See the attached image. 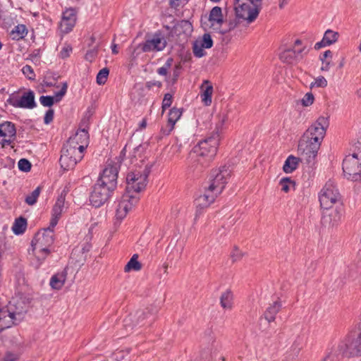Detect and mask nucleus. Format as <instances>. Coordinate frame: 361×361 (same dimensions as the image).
Segmentation results:
<instances>
[{
	"label": "nucleus",
	"instance_id": "nucleus-59",
	"mask_svg": "<svg viewBox=\"0 0 361 361\" xmlns=\"http://www.w3.org/2000/svg\"><path fill=\"white\" fill-rule=\"evenodd\" d=\"M238 25V23L236 22V20H231L228 23V26H229V30H233Z\"/></svg>",
	"mask_w": 361,
	"mask_h": 361
},
{
	"label": "nucleus",
	"instance_id": "nucleus-52",
	"mask_svg": "<svg viewBox=\"0 0 361 361\" xmlns=\"http://www.w3.org/2000/svg\"><path fill=\"white\" fill-rule=\"evenodd\" d=\"M331 60L322 62V65L321 66L322 71H329L331 66Z\"/></svg>",
	"mask_w": 361,
	"mask_h": 361
},
{
	"label": "nucleus",
	"instance_id": "nucleus-44",
	"mask_svg": "<svg viewBox=\"0 0 361 361\" xmlns=\"http://www.w3.org/2000/svg\"><path fill=\"white\" fill-rule=\"evenodd\" d=\"M18 168L22 171L27 172L31 169V164L27 159H21L18 161Z\"/></svg>",
	"mask_w": 361,
	"mask_h": 361
},
{
	"label": "nucleus",
	"instance_id": "nucleus-14",
	"mask_svg": "<svg viewBox=\"0 0 361 361\" xmlns=\"http://www.w3.org/2000/svg\"><path fill=\"white\" fill-rule=\"evenodd\" d=\"M345 349V355L355 357L361 355V334L360 333L350 336L345 343H341Z\"/></svg>",
	"mask_w": 361,
	"mask_h": 361
},
{
	"label": "nucleus",
	"instance_id": "nucleus-20",
	"mask_svg": "<svg viewBox=\"0 0 361 361\" xmlns=\"http://www.w3.org/2000/svg\"><path fill=\"white\" fill-rule=\"evenodd\" d=\"M68 89L67 82H63L61 88L59 92L55 93L54 97L51 96H41L39 102L44 106H51L54 102H59L63 97L66 94Z\"/></svg>",
	"mask_w": 361,
	"mask_h": 361
},
{
	"label": "nucleus",
	"instance_id": "nucleus-57",
	"mask_svg": "<svg viewBox=\"0 0 361 361\" xmlns=\"http://www.w3.org/2000/svg\"><path fill=\"white\" fill-rule=\"evenodd\" d=\"M146 85L149 88L151 87L152 85H157L158 87H161V82H159V81L154 82H148Z\"/></svg>",
	"mask_w": 361,
	"mask_h": 361
},
{
	"label": "nucleus",
	"instance_id": "nucleus-7",
	"mask_svg": "<svg viewBox=\"0 0 361 361\" xmlns=\"http://www.w3.org/2000/svg\"><path fill=\"white\" fill-rule=\"evenodd\" d=\"M261 2H250V0H234V11L238 19L252 23L258 16L261 9Z\"/></svg>",
	"mask_w": 361,
	"mask_h": 361
},
{
	"label": "nucleus",
	"instance_id": "nucleus-28",
	"mask_svg": "<svg viewBox=\"0 0 361 361\" xmlns=\"http://www.w3.org/2000/svg\"><path fill=\"white\" fill-rule=\"evenodd\" d=\"M67 277V272L63 271L54 274L50 280V286L53 289L60 290L64 285Z\"/></svg>",
	"mask_w": 361,
	"mask_h": 361
},
{
	"label": "nucleus",
	"instance_id": "nucleus-1",
	"mask_svg": "<svg viewBox=\"0 0 361 361\" xmlns=\"http://www.w3.org/2000/svg\"><path fill=\"white\" fill-rule=\"evenodd\" d=\"M328 126V118L319 116L302 135L298 151L306 157L307 161L310 162L316 157Z\"/></svg>",
	"mask_w": 361,
	"mask_h": 361
},
{
	"label": "nucleus",
	"instance_id": "nucleus-40",
	"mask_svg": "<svg viewBox=\"0 0 361 361\" xmlns=\"http://www.w3.org/2000/svg\"><path fill=\"white\" fill-rule=\"evenodd\" d=\"M109 71L107 68H104L99 71L97 75V82L99 85H104L108 78Z\"/></svg>",
	"mask_w": 361,
	"mask_h": 361
},
{
	"label": "nucleus",
	"instance_id": "nucleus-11",
	"mask_svg": "<svg viewBox=\"0 0 361 361\" xmlns=\"http://www.w3.org/2000/svg\"><path fill=\"white\" fill-rule=\"evenodd\" d=\"M139 200L138 195L125 192L121 200L118 202L116 210V218L117 220H123L132 210Z\"/></svg>",
	"mask_w": 361,
	"mask_h": 361
},
{
	"label": "nucleus",
	"instance_id": "nucleus-39",
	"mask_svg": "<svg viewBox=\"0 0 361 361\" xmlns=\"http://www.w3.org/2000/svg\"><path fill=\"white\" fill-rule=\"evenodd\" d=\"M244 252L240 250L237 246H234L230 253V257L233 262H236L243 259Z\"/></svg>",
	"mask_w": 361,
	"mask_h": 361
},
{
	"label": "nucleus",
	"instance_id": "nucleus-30",
	"mask_svg": "<svg viewBox=\"0 0 361 361\" xmlns=\"http://www.w3.org/2000/svg\"><path fill=\"white\" fill-rule=\"evenodd\" d=\"M300 159L293 155H290L286 160L283 170L286 173L293 172L298 166Z\"/></svg>",
	"mask_w": 361,
	"mask_h": 361
},
{
	"label": "nucleus",
	"instance_id": "nucleus-19",
	"mask_svg": "<svg viewBox=\"0 0 361 361\" xmlns=\"http://www.w3.org/2000/svg\"><path fill=\"white\" fill-rule=\"evenodd\" d=\"M19 323L15 316L10 314L9 308L6 306L0 309V333L8 328Z\"/></svg>",
	"mask_w": 361,
	"mask_h": 361
},
{
	"label": "nucleus",
	"instance_id": "nucleus-23",
	"mask_svg": "<svg viewBox=\"0 0 361 361\" xmlns=\"http://www.w3.org/2000/svg\"><path fill=\"white\" fill-rule=\"evenodd\" d=\"M65 204V195L61 194L58 197L55 204L52 209V217L50 221V225L51 228H54L58 224L59 219H60L61 214L64 209Z\"/></svg>",
	"mask_w": 361,
	"mask_h": 361
},
{
	"label": "nucleus",
	"instance_id": "nucleus-35",
	"mask_svg": "<svg viewBox=\"0 0 361 361\" xmlns=\"http://www.w3.org/2000/svg\"><path fill=\"white\" fill-rule=\"evenodd\" d=\"M27 227V221L25 218L19 217L16 219L13 226L12 230L13 233L16 235H19L23 233Z\"/></svg>",
	"mask_w": 361,
	"mask_h": 361
},
{
	"label": "nucleus",
	"instance_id": "nucleus-33",
	"mask_svg": "<svg viewBox=\"0 0 361 361\" xmlns=\"http://www.w3.org/2000/svg\"><path fill=\"white\" fill-rule=\"evenodd\" d=\"M138 255L135 254L126 264L124 272L128 273L131 271H138L142 269V264L137 260Z\"/></svg>",
	"mask_w": 361,
	"mask_h": 361
},
{
	"label": "nucleus",
	"instance_id": "nucleus-43",
	"mask_svg": "<svg viewBox=\"0 0 361 361\" xmlns=\"http://www.w3.org/2000/svg\"><path fill=\"white\" fill-rule=\"evenodd\" d=\"M314 97L311 92L306 93L301 100V103L304 106H309L314 102Z\"/></svg>",
	"mask_w": 361,
	"mask_h": 361
},
{
	"label": "nucleus",
	"instance_id": "nucleus-5",
	"mask_svg": "<svg viewBox=\"0 0 361 361\" xmlns=\"http://www.w3.org/2000/svg\"><path fill=\"white\" fill-rule=\"evenodd\" d=\"M53 228L49 226L47 228L39 231L32 240V253L38 261L39 266L50 253V247L54 243Z\"/></svg>",
	"mask_w": 361,
	"mask_h": 361
},
{
	"label": "nucleus",
	"instance_id": "nucleus-37",
	"mask_svg": "<svg viewBox=\"0 0 361 361\" xmlns=\"http://www.w3.org/2000/svg\"><path fill=\"white\" fill-rule=\"evenodd\" d=\"M27 30L24 25H18L12 30L11 35L14 39L23 38L27 35Z\"/></svg>",
	"mask_w": 361,
	"mask_h": 361
},
{
	"label": "nucleus",
	"instance_id": "nucleus-13",
	"mask_svg": "<svg viewBox=\"0 0 361 361\" xmlns=\"http://www.w3.org/2000/svg\"><path fill=\"white\" fill-rule=\"evenodd\" d=\"M167 42L161 32H156L152 37L147 38L139 47L143 52L161 51L166 47Z\"/></svg>",
	"mask_w": 361,
	"mask_h": 361
},
{
	"label": "nucleus",
	"instance_id": "nucleus-61",
	"mask_svg": "<svg viewBox=\"0 0 361 361\" xmlns=\"http://www.w3.org/2000/svg\"><path fill=\"white\" fill-rule=\"evenodd\" d=\"M111 50H112V53L114 54H117L118 53V48H117V45L116 44H112L111 46Z\"/></svg>",
	"mask_w": 361,
	"mask_h": 361
},
{
	"label": "nucleus",
	"instance_id": "nucleus-46",
	"mask_svg": "<svg viewBox=\"0 0 361 361\" xmlns=\"http://www.w3.org/2000/svg\"><path fill=\"white\" fill-rule=\"evenodd\" d=\"M23 73L30 80H34L35 74L30 66L26 65L22 68Z\"/></svg>",
	"mask_w": 361,
	"mask_h": 361
},
{
	"label": "nucleus",
	"instance_id": "nucleus-63",
	"mask_svg": "<svg viewBox=\"0 0 361 361\" xmlns=\"http://www.w3.org/2000/svg\"><path fill=\"white\" fill-rule=\"evenodd\" d=\"M226 119H227V116L226 115H224L223 117H222V119L221 121V126L224 125V123H225Z\"/></svg>",
	"mask_w": 361,
	"mask_h": 361
},
{
	"label": "nucleus",
	"instance_id": "nucleus-17",
	"mask_svg": "<svg viewBox=\"0 0 361 361\" xmlns=\"http://www.w3.org/2000/svg\"><path fill=\"white\" fill-rule=\"evenodd\" d=\"M213 46V40L209 33H204L197 39L192 46V51L196 57L201 58L206 55L204 49H210Z\"/></svg>",
	"mask_w": 361,
	"mask_h": 361
},
{
	"label": "nucleus",
	"instance_id": "nucleus-25",
	"mask_svg": "<svg viewBox=\"0 0 361 361\" xmlns=\"http://www.w3.org/2000/svg\"><path fill=\"white\" fill-rule=\"evenodd\" d=\"M281 304L279 301H275L270 304L264 313V319L269 322H273L278 312L280 311Z\"/></svg>",
	"mask_w": 361,
	"mask_h": 361
},
{
	"label": "nucleus",
	"instance_id": "nucleus-36",
	"mask_svg": "<svg viewBox=\"0 0 361 361\" xmlns=\"http://www.w3.org/2000/svg\"><path fill=\"white\" fill-rule=\"evenodd\" d=\"M279 185L281 186V190L288 193L292 189H295V182L290 178H283L279 181Z\"/></svg>",
	"mask_w": 361,
	"mask_h": 361
},
{
	"label": "nucleus",
	"instance_id": "nucleus-54",
	"mask_svg": "<svg viewBox=\"0 0 361 361\" xmlns=\"http://www.w3.org/2000/svg\"><path fill=\"white\" fill-rule=\"evenodd\" d=\"M4 250H5V246H4V240L2 239H0V259L2 257Z\"/></svg>",
	"mask_w": 361,
	"mask_h": 361
},
{
	"label": "nucleus",
	"instance_id": "nucleus-10",
	"mask_svg": "<svg viewBox=\"0 0 361 361\" xmlns=\"http://www.w3.org/2000/svg\"><path fill=\"white\" fill-rule=\"evenodd\" d=\"M305 50V47L302 45V41L297 39L292 47L286 49L280 54V59L288 64L296 63L302 59Z\"/></svg>",
	"mask_w": 361,
	"mask_h": 361
},
{
	"label": "nucleus",
	"instance_id": "nucleus-38",
	"mask_svg": "<svg viewBox=\"0 0 361 361\" xmlns=\"http://www.w3.org/2000/svg\"><path fill=\"white\" fill-rule=\"evenodd\" d=\"M41 192V188L37 187L34 191H32L30 195H28L25 201L28 205H34L37 200V198L39 196Z\"/></svg>",
	"mask_w": 361,
	"mask_h": 361
},
{
	"label": "nucleus",
	"instance_id": "nucleus-49",
	"mask_svg": "<svg viewBox=\"0 0 361 361\" xmlns=\"http://www.w3.org/2000/svg\"><path fill=\"white\" fill-rule=\"evenodd\" d=\"M54 111L53 109H49L44 116V121L45 124H49L54 119Z\"/></svg>",
	"mask_w": 361,
	"mask_h": 361
},
{
	"label": "nucleus",
	"instance_id": "nucleus-53",
	"mask_svg": "<svg viewBox=\"0 0 361 361\" xmlns=\"http://www.w3.org/2000/svg\"><path fill=\"white\" fill-rule=\"evenodd\" d=\"M96 56V51L94 50L88 51L85 55V59L88 61H92Z\"/></svg>",
	"mask_w": 361,
	"mask_h": 361
},
{
	"label": "nucleus",
	"instance_id": "nucleus-8",
	"mask_svg": "<svg viewBox=\"0 0 361 361\" xmlns=\"http://www.w3.org/2000/svg\"><path fill=\"white\" fill-rule=\"evenodd\" d=\"M358 145V152L346 156L343 161L344 176L352 181L361 180V143Z\"/></svg>",
	"mask_w": 361,
	"mask_h": 361
},
{
	"label": "nucleus",
	"instance_id": "nucleus-31",
	"mask_svg": "<svg viewBox=\"0 0 361 361\" xmlns=\"http://www.w3.org/2000/svg\"><path fill=\"white\" fill-rule=\"evenodd\" d=\"M209 20L212 23V25L214 23L221 25L223 23L222 11L219 6H215L211 10Z\"/></svg>",
	"mask_w": 361,
	"mask_h": 361
},
{
	"label": "nucleus",
	"instance_id": "nucleus-58",
	"mask_svg": "<svg viewBox=\"0 0 361 361\" xmlns=\"http://www.w3.org/2000/svg\"><path fill=\"white\" fill-rule=\"evenodd\" d=\"M180 0H169L170 5L172 7H177L180 5Z\"/></svg>",
	"mask_w": 361,
	"mask_h": 361
},
{
	"label": "nucleus",
	"instance_id": "nucleus-4",
	"mask_svg": "<svg viewBox=\"0 0 361 361\" xmlns=\"http://www.w3.org/2000/svg\"><path fill=\"white\" fill-rule=\"evenodd\" d=\"M219 139V133L216 131L199 142L188 154V161L190 166L197 169L208 166L216 154Z\"/></svg>",
	"mask_w": 361,
	"mask_h": 361
},
{
	"label": "nucleus",
	"instance_id": "nucleus-55",
	"mask_svg": "<svg viewBox=\"0 0 361 361\" xmlns=\"http://www.w3.org/2000/svg\"><path fill=\"white\" fill-rule=\"evenodd\" d=\"M279 1V7L282 9L285 7L286 5L290 1V0H278Z\"/></svg>",
	"mask_w": 361,
	"mask_h": 361
},
{
	"label": "nucleus",
	"instance_id": "nucleus-48",
	"mask_svg": "<svg viewBox=\"0 0 361 361\" xmlns=\"http://www.w3.org/2000/svg\"><path fill=\"white\" fill-rule=\"evenodd\" d=\"M72 51V47L70 45H66L63 47L60 52V56L62 59L67 58L70 56Z\"/></svg>",
	"mask_w": 361,
	"mask_h": 361
},
{
	"label": "nucleus",
	"instance_id": "nucleus-32",
	"mask_svg": "<svg viewBox=\"0 0 361 361\" xmlns=\"http://www.w3.org/2000/svg\"><path fill=\"white\" fill-rule=\"evenodd\" d=\"M181 115L182 111L179 109L173 108L170 110L168 118L169 133L173 129L174 125L180 118Z\"/></svg>",
	"mask_w": 361,
	"mask_h": 361
},
{
	"label": "nucleus",
	"instance_id": "nucleus-2",
	"mask_svg": "<svg viewBox=\"0 0 361 361\" xmlns=\"http://www.w3.org/2000/svg\"><path fill=\"white\" fill-rule=\"evenodd\" d=\"M118 169L116 166L109 164L94 185L90 201L95 207L106 203L117 187Z\"/></svg>",
	"mask_w": 361,
	"mask_h": 361
},
{
	"label": "nucleus",
	"instance_id": "nucleus-27",
	"mask_svg": "<svg viewBox=\"0 0 361 361\" xmlns=\"http://www.w3.org/2000/svg\"><path fill=\"white\" fill-rule=\"evenodd\" d=\"M341 211L338 209L337 206H336V209L331 212L329 214L324 216V221L326 224H328L329 226L334 227L338 225V224L341 221Z\"/></svg>",
	"mask_w": 361,
	"mask_h": 361
},
{
	"label": "nucleus",
	"instance_id": "nucleus-9",
	"mask_svg": "<svg viewBox=\"0 0 361 361\" xmlns=\"http://www.w3.org/2000/svg\"><path fill=\"white\" fill-rule=\"evenodd\" d=\"M149 174V169L145 166L138 170L130 171L126 177V192L137 195L141 190L145 188L147 177Z\"/></svg>",
	"mask_w": 361,
	"mask_h": 361
},
{
	"label": "nucleus",
	"instance_id": "nucleus-29",
	"mask_svg": "<svg viewBox=\"0 0 361 361\" xmlns=\"http://www.w3.org/2000/svg\"><path fill=\"white\" fill-rule=\"evenodd\" d=\"M233 302V294L230 289L225 290L220 297L221 306L225 310H231Z\"/></svg>",
	"mask_w": 361,
	"mask_h": 361
},
{
	"label": "nucleus",
	"instance_id": "nucleus-21",
	"mask_svg": "<svg viewBox=\"0 0 361 361\" xmlns=\"http://www.w3.org/2000/svg\"><path fill=\"white\" fill-rule=\"evenodd\" d=\"M10 103L15 107L25 109H33L36 106L35 94L32 91L24 93L20 99L11 102Z\"/></svg>",
	"mask_w": 361,
	"mask_h": 361
},
{
	"label": "nucleus",
	"instance_id": "nucleus-18",
	"mask_svg": "<svg viewBox=\"0 0 361 361\" xmlns=\"http://www.w3.org/2000/svg\"><path fill=\"white\" fill-rule=\"evenodd\" d=\"M76 21V13L73 8L66 9L62 16L59 28L63 33L69 32L74 27Z\"/></svg>",
	"mask_w": 361,
	"mask_h": 361
},
{
	"label": "nucleus",
	"instance_id": "nucleus-50",
	"mask_svg": "<svg viewBox=\"0 0 361 361\" xmlns=\"http://www.w3.org/2000/svg\"><path fill=\"white\" fill-rule=\"evenodd\" d=\"M332 51L331 50H326L319 56V59L322 61V62H324L328 61L327 59H329V60H331L332 59Z\"/></svg>",
	"mask_w": 361,
	"mask_h": 361
},
{
	"label": "nucleus",
	"instance_id": "nucleus-47",
	"mask_svg": "<svg viewBox=\"0 0 361 361\" xmlns=\"http://www.w3.org/2000/svg\"><path fill=\"white\" fill-rule=\"evenodd\" d=\"M172 104V95L169 93H167L164 95L163 102H162V109L163 111L168 107H169Z\"/></svg>",
	"mask_w": 361,
	"mask_h": 361
},
{
	"label": "nucleus",
	"instance_id": "nucleus-34",
	"mask_svg": "<svg viewBox=\"0 0 361 361\" xmlns=\"http://www.w3.org/2000/svg\"><path fill=\"white\" fill-rule=\"evenodd\" d=\"M339 37V33L332 30H327L323 37V43L330 46L336 43Z\"/></svg>",
	"mask_w": 361,
	"mask_h": 361
},
{
	"label": "nucleus",
	"instance_id": "nucleus-6",
	"mask_svg": "<svg viewBox=\"0 0 361 361\" xmlns=\"http://www.w3.org/2000/svg\"><path fill=\"white\" fill-rule=\"evenodd\" d=\"M319 200L321 207L324 209H330L334 206L342 205V195L336 183L329 180L319 194Z\"/></svg>",
	"mask_w": 361,
	"mask_h": 361
},
{
	"label": "nucleus",
	"instance_id": "nucleus-56",
	"mask_svg": "<svg viewBox=\"0 0 361 361\" xmlns=\"http://www.w3.org/2000/svg\"><path fill=\"white\" fill-rule=\"evenodd\" d=\"M326 46H328V45L326 44V43H323V39H322L321 42H317L315 44L314 48L316 49H319L322 47H326Z\"/></svg>",
	"mask_w": 361,
	"mask_h": 361
},
{
	"label": "nucleus",
	"instance_id": "nucleus-3",
	"mask_svg": "<svg viewBox=\"0 0 361 361\" xmlns=\"http://www.w3.org/2000/svg\"><path fill=\"white\" fill-rule=\"evenodd\" d=\"M88 133L85 130L78 131L63 145L60 157L61 168L66 171L73 169L83 157V152L87 145Z\"/></svg>",
	"mask_w": 361,
	"mask_h": 361
},
{
	"label": "nucleus",
	"instance_id": "nucleus-24",
	"mask_svg": "<svg viewBox=\"0 0 361 361\" xmlns=\"http://www.w3.org/2000/svg\"><path fill=\"white\" fill-rule=\"evenodd\" d=\"M213 86L209 80H204L200 86V98L204 106H209L212 104Z\"/></svg>",
	"mask_w": 361,
	"mask_h": 361
},
{
	"label": "nucleus",
	"instance_id": "nucleus-22",
	"mask_svg": "<svg viewBox=\"0 0 361 361\" xmlns=\"http://www.w3.org/2000/svg\"><path fill=\"white\" fill-rule=\"evenodd\" d=\"M219 194H216L214 190H212L209 187L205 190L203 195H200L195 200V204L197 207L205 208L209 207L214 202Z\"/></svg>",
	"mask_w": 361,
	"mask_h": 361
},
{
	"label": "nucleus",
	"instance_id": "nucleus-16",
	"mask_svg": "<svg viewBox=\"0 0 361 361\" xmlns=\"http://www.w3.org/2000/svg\"><path fill=\"white\" fill-rule=\"evenodd\" d=\"M16 130L11 122L0 124V144L2 147L10 146L16 137Z\"/></svg>",
	"mask_w": 361,
	"mask_h": 361
},
{
	"label": "nucleus",
	"instance_id": "nucleus-64",
	"mask_svg": "<svg viewBox=\"0 0 361 361\" xmlns=\"http://www.w3.org/2000/svg\"><path fill=\"white\" fill-rule=\"evenodd\" d=\"M356 94H357L358 97H361V88L357 90V92H356Z\"/></svg>",
	"mask_w": 361,
	"mask_h": 361
},
{
	"label": "nucleus",
	"instance_id": "nucleus-51",
	"mask_svg": "<svg viewBox=\"0 0 361 361\" xmlns=\"http://www.w3.org/2000/svg\"><path fill=\"white\" fill-rule=\"evenodd\" d=\"M18 357L11 353H7L2 358V361H16Z\"/></svg>",
	"mask_w": 361,
	"mask_h": 361
},
{
	"label": "nucleus",
	"instance_id": "nucleus-26",
	"mask_svg": "<svg viewBox=\"0 0 361 361\" xmlns=\"http://www.w3.org/2000/svg\"><path fill=\"white\" fill-rule=\"evenodd\" d=\"M342 355H345V349L339 344L333 347L321 361H340Z\"/></svg>",
	"mask_w": 361,
	"mask_h": 361
},
{
	"label": "nucleus",
	"instance_id": "nucleus-62",
	"mask_svg": "<svg viewBox=\"0 0 361 361\" xmlns=\"http://www.w3.org/2000/svg\"><path fill=\"white\" fill-rule=\"evenodd\" d=\"M146 126H147V121H146V119H143V120L140 122V129H144V128H145Z\"/></svg>",
	"mask_w": 361,
	"mask_h": 361
},
{
	"label": "nucleus",
	"instance_id": "nucleus-41",
	"mask_svg": "<svg viewBox=\"0 0 361 361\" xmlns=\"http://www.w3.org/2000/svg\"><path fill=\"white\" fill-rule=\"evenodd\" d=\"M327 84L328 82L326 79L323 76H319L314 80V82L310 84V87H326Z\"/></svg>",
	"mask_w": 361,
	"mask_h": 361
},
{
	"label": "nucleus",
	"instance_id": "nucleus-15",
	"mask_svg": "<svg viewBox=\"0 0 361 361\" xmlns=\"http://www.w3.org/2000/svg\"><path fill=\"white\" fill-rule=\"evenodd\" d=\"M6 306L9 308L10 314L15 316L17 321L20 322L27 310L28 303L24 298L15 297L9 301Z\"/></svg>",
	"mask_w": 361,
	"mask_h": 361
},
{
	"label": "nucleus",
	"instance_id": "nucleus-12",
	"mask_svg": "<svg viewBox=\"0 0 361 361\" xmlns=\"http://www.w3.org/2000/svg\"><path fill=\"white\" fill-rule=\"evenodd\" d=\"M231 171L228 167L222 166L213 171V178L209 188L215 192L216 194L220 195L225 188L227 180L230 177Z\"/></svg>",
	"mask_w": 361,
	"mask_h": 361
},
{
	"label": "nucleus",
	"instance_id": "nucleus-42",
	"mask_svg": "<svg viewBox=\"0 0 361 361\" xmlns=\"http://www.w3.org/2000/svg\"><path fill=\"white\" fill-rule=\"evenodd\" d=\"M172 62H173V59H169L162 67H160L159 68H158L157 73L161 75L166 76L168 73L169 68H171V66L172 65Z\"/></svg>",
	"mask_w": 361,
	"mask_h": 361
},
{
	"label": "nucleus",
	"instance_id": "nucleus-60",
	"mask_svg": "<svg viewBox=\"0 0 361 361\" xmlns=\"http://www.w3.org/2000/svg\"><path fill=\"white\" fill-rule=\"evenodd\" d=\"M145 313L142 311H139V312H137L136 314L134 315V317H137V320H139L140 318L142 319H144L145 317ZM137 322H139V321H137Z\"/></svg>",
	"mask_w": 361,
	"mask_h": 361
},
{
	"label": "nucleus",
	"instance_id": "nucleus-45",
	"mask_svg": "<svg viewBox=\"0 0 361 361\" xmlns=\"http://www.w3.org/2000/svg\"><path fill=\"white\" fill-rule=\"evenodd\" d=\"M130 349L126 350H120L116 353V358L117 361H128V355Z\"/></svg>",
	"mask_w": 361,
	"mask_h": 361
}]
</instances>
